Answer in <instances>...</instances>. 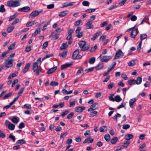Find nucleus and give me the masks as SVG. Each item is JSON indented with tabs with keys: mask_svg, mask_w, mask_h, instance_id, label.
I'll use <instances>...</instances> for the list:
<instances>
[{
	"mask_svg": "<svg viewBox=\"0 0 151 151\" xmlns=\"http://www.w3.org/2000/svg\"><path fill=\"white\" fill-rule=\"evenodd\" d=\"M7 5L10 7H14L13 1H9L7 2Z\"/></svg>",
	"mask_w": 151,
	"mask_h": 151,
	"instance_id": "obj_32",
	"label": "nucleus"
},
{
	"mask_svg": "<svg viewBox=\"0 0 151 151\" xmlns=\"http://www.w3.org/2000/svg\"><path fill=\"white\" fill-rule=\"evenodd\" d=\"M93 21L91 20V19H90L89 21L86 23V25L87 26V27L86 29H91L94 28V26L92 24L93 23Z\"/></svg>",
	"mask_w": 151,
	"mask_h": 151,
	"instance_id": "obj_8",
	"label": "nucleus"
},
{
	"mask_svg": "<svg viewBox=\"0 0 151 151\" xmlns=\"http://www.w3.org/2000/svg\"><path fill=\"white\" fill-rule=\"evenodd\" d=\"M57 69V67H52L48 71H47V73L48 74H51L54 72Z\"/></svg>",
	"mask_w": 151,
	"mask_h": 151,
	"instance_id": "obj_21",
	"label": "nucleus"
},
{
	"mask_svg": "<svg viewBox=\"0 0 151 151\" xmlns=\"http://www.w3.org/2000/svg\"><path fill=\"white\" fill-rule=\"evenodd\" d=\"M79 52L80 51L78 49H76V50L73 54L72 56V58L74 59H78V58L77 57L79 54Z\"/></svg>",
	"mask_w": 151,
	"mask_h": 151,
	"instance_id": "obj_14",
	"label": "nucleus"
},
{
	"mask_svg": "<svg viewBox=\"0 0 151 151\" xmlns=\"http://www.w3.org/2000/svg\"><path fill=\"white\" fill-rule=\"evenodd\" d=\"M126 103L125 102H122V104L117 107V109H119L121 108L125 107L126 105Z\"/></svg>",
	"mask_w": 151,
	"mask_h": 151,
	"instance_id": "obj_57",
	"label": "nucleus"
},
{
	"mask_svg": "<svg viewBox=\"0 0 151 151\" xmlns=\"http://www.w3.org/2000/svg\"><path fill=\"white\" fill-rule=\"evenodd\" d=\"M41 58H40L37 60V61L33 63L32 65V70L34 72H35L37 70L39 69V66L38 63H40L41 64L42 63Z\"/></svg>",
	"mask_w": 151,
	"mask_h": 151,
	"instance_id": "obj_2",
	"label": "nucleus"
},
{
	"mask_svg": "<svg viewBox=\"0 0 151 151\" xmlns=\"http://www.w3.org/2000/svg\"><path fill=\"white\" fill-rule=\"evenodd\" d=\"M135 64V63L134 60H132L130 61L128 63V65L130 67L134 65Z\"/></svg>",
	"mask_w": 151,
	"mask_h": 151,
	"instance_id": "obj_43",
	"label": "nucleus"
},
{
	"mask_svg": "<svg viewBox=\"0 0 151 151\" xmlns=\"http://www.w3.org/2000/svg\"><path fill=\"white\" fill-rule=\"evenodd\" d=\"M25 141L23 139L19 140L16 142L17 144H20V145H23V144H25Z\"/></svg>",
	"mask_w": 151,
	"mask_h": 151,
	"instance_id": "obj_42",
	"label": "nucleus"
},
{
	"mask_svg": "<svg viewBox=\"0 0 151 151\" xmlns=\"http://www.w3.org/2000/svg\"><path fill=\"white\" fill-rule=\"evenodd\" d=\"M81 29V27H77L75 31L76 33V34H78L76 35V36L78 38H81L83 35V32H80V31Z\"/></svg>",
	"mask_w": 151,
	"mask_h": 151,
	"instance_id": "obj_6",
	"label": "nucleus"
},
{
	"mask_svg": "<svg viewBox=\"0 0 151 151\" xmlns=\"http://www.w3.org/2000/svg\"><path fill=\"white\" fill-rule=\"evenodd\" d=\"M74 115V113L73 112H71L70 114H69L67 116V118L70 119H71Z\"/></svg>",
	"mask_w": 151,
	"mask_h": 151,
	"instance_id": "obj_62",
	"label": "nucleus"
},
{
	"mask_svg": "<svg viewBox=\"0 0 151 151\" xmlns=\"http://www.w3.org/2000/svg\"><path fill=\"white\" fill-rule=\"evenodd\" d=\"M114 86V84L113 82L110 83L107 86L108 88L109 89H111Z\"/></svg>",
	"mask_w": 151,
	"mask_h": 151,
	"instance_id": "obj_50",
	"label": "nucleus"
},
{
	"mask_svg": "<svg viewBox=\"0 0 151 151\" xmlns=\"http://www.w3.org/2000/svg\"><path fill=\"white\" fill-rule=\"evenodd\" d=\"M101 33L100 31L96 32L94 35L91 38V40L92 41L95 40L96 38L99 36Z\"/></svg>",
	"mask_w": 151,
	"mask_h": 151,
	"instance_id": "obj_24",
	"label": "nucleus"
},
{
	"mask_svg": "<svg viewBox=\"0 0 151 151\" xmlns=\"http://www.w3.org/2000/svg\"><path fill=\"white\" fill-rule=\"evenodd\" d=\"M21 1V0H16L14 1H13L14 7L19 6L20 5V2Z\"/></svg>",
	"mask_w": 151,
	"mask_h": 151,
	"instance_id": "obj_22",
	"label": "nucleus"
},
{
	"mask_svg": "<svg viewBox=\"0 0 151 151\" xmlns=\"http://www.w3.org/2000/svg\"><path fill=\"white\" fill-rule=\"evenodd\" d=\"M59 37V35L58 34H55L54 32L51 33L49 36V37H52L53 40H56L58 39Z\"/></svg>",
	"mask_w": 151,
	"mask_h": 151,
	"instance_id": "obj_15",
	"label": "nucleus"
},
{
	"mask_svg": "<svg viewBox=\"0 0 151 151\" xmlns=\"http://www.w3.org/2000/svg\"><path fill=\"white\" fill-rule=\"evenodd\" d=\"M121 116V115L119 113H117L115 116H114L112 118L117 120L118 117H120Z\"/></svg>",
	"mask_w": 151,
	"mask_h": 151,
	"instance_id": "obj_58",
	"label": "nucleus"
},
{
	"mask_svg": "<svg viewBox=\"0 0 151 151\" xmlns=\"http://www.w3.org/2000/svg\"><path fill=\"white\" fill-rule=\"evenodd\" d=\"M72 65V63H67L65 64L62 65L61 66V69L62 70H63L65 68H67Z\"/></svg>",
	"mask_w": 151,
	"mask_h": 151,
	"instance_id": "obj_19",
	"label": "nucleus"
},
{
	"mask_svg": "<svg viewBox=\"0 0 151 151\" xmlns=\"http://www.w3.org/2000/svg\"><path fill=\"white\" fill-rule=\"evenodd\" d=\"M12 92H10L5 95L3 98V99H7L9 96H11L12 95Z\"/></svg>",
	"mask_w": 151,
	"mask_h": 151,
	"instance_id": "obj_45",
	"label": "nucleus"
},
{
	"mask_svg": "<svg viewBox=\"0 0 151 151\" xmlns=\"http://www.w3.org/2000/svg\"><path fill=\"white\" fill-rule=\"evenodd\" d=\"M31 9L28 6H24L19 9V11L22 12H27L29 11Z\"/></svg>",
	"mask_w": 151,
	"mask_h": 151,
	"instance_id": "obj_10",
	"label": "nucleus"
},
{
	"mask_svg": "<svg viewBox=\"0 0 151 151\" xmlns=\"http://www.w3.org/2000/svg\"><path fill=\"white\" fill-rule=\"evenodd\" d=\"M91 136H89L88 138H86L83 142V143H92L93 142V139H91Z\"/></svg>",
	"mask_w": 151,
	"mask_h": 151,
	"instance_id": "obj_17",
	"label": "nucleus"
},
{
	"mask_svg": "<svg viewBox=\"0 0 151 151\" xmlns=\"http://www.w3.org/2000/svg\"><path fill=\"white\" fill-rule=\"evenodd\" d=\"M5 123L9 129L13 130L14 129L15 127V125L10 122L9 121L7 120H6Z\"/></svg>",
	"mask_w": 151,
	"mask_h": 151,
	"instance_id": "obj_5",
	"label": "nucleus"
},
{
	"mask_svg": "<svg viewBox=\"0 0 151 151\" xmlns=\"http://www.w3.org/2000/svg\"><path fill=\"white\" fill-rule=\"evenodd\" d=\"M95 58L94 57H92L90 59L89 63L91 64H93L95 62Z\"/></svg>",
	"mask_w": 151,
	"mask_h": 151,
	"instance_id": "obj_51",
	"label": "nucleus"
},
{
	"mask_svg": "<svg viewBox=\"0 0 151 151\" xmlns=\"http://www.w3.org/2000/svg\"><path fill=\"white\" fill-rule=\"evenodd\" d=\"M130 19L132 21H135L137 19V17L135 15H133L130 17Z\"/></svg>",
	"mask_w": 151,
	"mask_h": 151,
	"instance_id": "obj_61",
	"label": "nucleus"
},
{
	"mask_svg": "<svg viewBox=\"0 0 151 151\" xmlns=\"http://www.w3.org/2000/svg\"><path fill=\"white\" fill-rule=\"evenodd\" d=\"M104 66V64L103 63H99L95 67V68L96 70H101L102 69Z\"/></svg>",
	"mask_w": 151,
	"mask_h": 151,
	"instance_id": "obj_13",
	"label": "nucleus"
},
{
	"mask_svg": "<svg viewBox=\"0 0 151 151\" xmlns=\"http://www.w3.org/2000/svg\"><path fill=\"white\" fill-rule=\"evenodd\" d=\"M83 71V69L82 68H80L77 72L76 75L77 76L80 75V74L82 73Z\"/></svg>",
	"mask_w": 151,
	"mask_h": 151,
	"instance_id": "obj_53",
	"label": "nucleus"
},
{
	"mask_svg": "<svg viewBox=\"0 0 151 151\" xmlns=\"http://www.w3.org/2000/svg\"><path fill=\"white\" fill-rule=\"evenodd\" d=\"M130 142L129 141H127L124 142V144L122 145V146L124 148H127L128 146L129 145Z\"/></svg>",
	"mask_w": 151,
	"mask_h": 151,
	"instance_id": "obj_47",
	"label": "nucleus"
},
{
	"mask_svg": "<svg viewBox=\"0 0 151 151\" xmlns=\"http://www.w3.org/2000/svg\"><path fill=\"white\" fill-rule=\"evenodd\" d=\"M12 121L13 122L17 123L19 122V118L16 117H13L12 118Z\"/></svg>",
	"mask_w": 151,
	"mask_h": 151,
	"instance_id": "obj_31",
	"label": "nucleus"
},
{
	"mask_svg": "<svg viewBox=\"0 0 151 151\" xmlns=\"http://www.w3.org/2000/svg\"><path fill=\"white\" fill-rule=\"evenodd\" d=\"M114 100L116 102H119L122 100V99L119 96L117 95L115 97Z\"/></svg>",
	"mask_w": 151,
	"mask_h": 151,
	"instance_id": "obj_46",
	"label": "nucleus"
},
{
	"mask_svg": "<svg viewBox=\"0 0 151 151\" xmlns=\"http://www.w3.org/2000/svg\"><path fill=\"white\" fill-rule=\"evenodd\" d=\"M17 14H15L11 16L9 18V19L8 20L9 22L11 21L12 20L14 19L17 16Z\"/></svg>",
	"mask_w": 151,
	"mask_h": 151,
	"instance_id": "obj_54",
	"label": "nucleus"
},
{
	"mask_svg": "<svg viewBox=\"0 0 151 151\" xmlns=\"http://www.w3.org/2000/svg\"><path fill=\"white\" fill-rule=\"evenodd\" d=\"M40 32L41 31L40 29L36 30L34 33L32 34V37H35L37 34H40Z\"/></svg>",
	"mask_w": 151,
	"mask_h": 151,
	"instance_id": "obj_37",
	"label": "nucleus"
},
{
	"mask_svg": "<svg viewBox=\"0 0 151 151\" xmlns=\"http://www.w3.org/2000/svg\"><path fill=\"white\" fill-rule=\"evenodd\" d=\"M137 100V99L135 98L130 100L129 101V105L130 108H133V105L136 101Z\"/></svg>",
	"mask_w": 151,
	"mask_h": 151,
	"instance_id": "obj_18",
	"label": "nucleus"
},
{
	"mask_svg": "<svg viewBox=\"0 0 151 151\" xmlns=\"http://www.w3.org/2000/svg\"><path fill=\"white\" fill-rule=\"evenodd\" d=\"M142 44V41H141L137 46V50L139 51L141 50V47Z\"/></svg>",
	"mask_w": 151,
	"mask_h": 151,
	"instance_id": "obj_60",
	"label": "nucleus"
},
{
	"mask_svg": "<svg viewBox=\"0 0 151 151\" xmlns=\"http://www.w3.org/2000/svg\"><path fill=\"white\" fill-rule=\"evenodd\" d=\"M68 134V133L67 132H65L64 133H61L60 134V138L62 139L63 137H65Z\"/></svg>",
	"mask_w": 151,
	"mask_h": 151,
	"instance_id": "obj_63",
	"label": "nucleus"
},
{
	"mask_svg": "<svg viewBox=\"0 0 151 151\" xmlns=\"http://www.w3.org/2000/svg\"><path fill=\"white\" fill-rule=\"evenodd\" d=\"M112 58L111 56H103L101 59V61L102 62H107Z\"/></svg>",
	"mask_w": 151,
	"mask_h": 151,
	"instance_id": "obj_9",
	"label": "nucleus"
},
{
	"mask_svg": "<svg viewBox=\"0 0 151 151\" xmlns=\"http://www.w3.org/2000/svg\"><path fill=\"white\" fill-rule=\"evenodd\" d=\"M35 23V21L28 22L26 24L27 27H29L33 25Z\"/></svg>",
	"mask_w": 151,
	"mask_h": 151,
	"instance_id": "obj_38",
	"label": "nucleus"
},
{
	"mask_svg": "<svg viewBox=\"0 0 151 151\" xmlns=\"http://www.w3.org/2000/svg\"><path fill=\"white\" fill-rule=\"evenodd\" d=\"M14 60L13 59L7 60H6L5 62V66L7 68H9L12 66Z\"/></svg>",
	"mask_w": 151,
	"mask_h": 151,
	"instance_id": "obj_3",
	"label": "nucleus"
},
{
	"mask_svg": "<svg viewBox=\"0 0 151 151\" xmlns=\"http://www.w3.org/2000/svg\"><path fill=\"white\" fill-rule=\"evenodd\" d=\"M142 82V78L141 77L137 78L136 80V83L137 85H139Z\"/></svg>",
	"mask_w": 151,
	"mask_h": 151,
	"instance_id": "obj_33",
	"label": "nucleus"
},
{
	"mask_svg": "<svg viewBox=\"0 0 151 151\" xmlns=\"http://www.w3.org/2000/svg\"><path fill=\"white\" fill-rule=\"evenodd\" d=\"M6 11L5 9L4 8V5L3 4L1 5L0 6V12L3 13Z\"/></svg>",
	"mask_w": 151,
	"mask_h": 151,
	"instance_id": "obj_49",
	"label": "nucleus"
},
{
	"mask_svg": "<svg viewBox=\"0 0 151 151\" xmlns=\"http://www.w3.org/2000/svg\"><path fill=\"white\" fill-rule=\"evenodd\" d=\"M98 104L95 103L91 105L90 107L88 110V111H91L96 109L98 107Z\"/></svg>",
	"mask_w": 151,
	"mask_h": 151,
	"instance_id": "obj_11",
	"label": "nucleus"
},
{
	"mask_svg": "<svg viewBox=\"0 0 151 151\" xmlns=\"http://www.w3.org/2000/svg\"><path fill=\"white\" fill-rule=\"evenodd\" d=\"M133 137V135L132 134H128L125 136V138L127 141L132 139Z\"/></svg>",
	"mask_w": 151,
	"mask_h": 151,
	"instance_id": "obj_30",
	"label": "nucleus"
},
{
	"mask_svg": "<svg viewBox=\"0 0 151 151\" xmlns=\"http://www.w3.org/2000/svg\"><path fill=\"white\" fill-rule=\"evenodd\" d=\"M69 112L68 110H65L64 112H63L61 114V116L62 117H64Z\"/></svg>",
	"mask_w": 151,
	"mask_h": 151,
	"instance_id": "obj_55",
	"label": "nucleus"
},
{
	"mask_svg": "<svg viewBox=\"0 0 151 151\" xmlns=\"http://www.w3.org/2000/svg\"><path fill=\"white\" fill-rule=\"evenodd\" d=\"M78 45L81 48V51H85L88 50L90 47L88 44H86V42L85 41H81L78 43Z\"/></svg>",
	"mask_w": 151,
	"mask_h": 151,
	"instance_id": "obj_1",
	"label": "nucleus"
},
{
	"mask_svg": "<svg viewBox=\"0 0 151 151\" xmlns=\"http://www.w3.org/2000/svg\"><path fill=\"white\" fill-rule=\"evenodd\" d=\"M9 53L8 51H5L3 52L0 55V60H1L3 59L4 57L6 56V55Z\"/></svg>",
	"mask_w": 151,
	"mask_h": 151,
	"instance_id": "obj_26",
	"label": "nucleus"
},
{
	"mask_svg": "<svg viewBox=\"0 0 151 151\" xmlns=\"http://www.w3.org/2000/svg\"><path fill=\"white\" fill-rule=\"evenodd\" d=\"M16 45V42H14L12 44L9 46L8 47V51L12 50L15 48V46Z\"/></svg>",
	"mask_w": 151,
	"mask_h": 151,
	"instance_id": "obj_27",
	"label": "nucleus"
},
{
	"mask_svg": "<svg viewBox=\"0 0 151 151\" xmlns=\"http://www.w3.org/2000/svg\"><path fill=\"white\" fill-rule=\"evenodd\" d=\"M100 131L101 132H103L107 130V128L105 126H103L100 127Z\"/></svg>",
	"mask_w": 151,
	"mask_h": 151,
	"instance_id": "obj_29",
	"label": "nucleus"
},
{
	"mask_svg": "<svg viewBox=\"0 0 151 151\" xmlns=\"http://www.w3.org/2000/svg\"><path fill=\"white\" fill-rule=\"evenodd\" d=\"M124 55L123 52L120 49H119L116 51L114 57V59H117L120 57H122Z\"/></svg>",
	"mask_w": 151,
	"mask_h": 151,
	"instance_id": "obj_7",
	"label": "nucleus"
},
{
	"mask_svg": "<svg viewBox=\"0 0 151 151\" xmlns=\"http://www.w3.org/2000/svg\"><path fill=\"white\" fill-rule=\"evenodd\" d=\"M9 138L12 139V141L13 142L15 141L16 140V138L14 136L11 134L9 135Z\"/></svg>",
	"mask_w": 151,
	"mask_h": 151,
	"instance_id": "obj_64",
	"label": "nucleus"
},
{
	"mask_svg": "<svg viewBox=\"0 0 151 151\" xmlns=\"http://www.w3.org/2000/svg\"><path fill=\"white\" fill-rule=\"evenodd\" d=\"M82 4L85 6H88L89 5V3L87 1H84L82 2Z\"/></svg>",
	"mask_w": 151,
	"mask_h": 151,
	"instance_id": "obj_59",
	"label": "nucleus"
},
{
	"mask_svg": "<svg viewBox=\"0 0 151 151\" xmlns=\"http://www.w3.org/2000/svg\"><path fill=\"white\" fill-rule=\"evenodd\" d=\"M96 10V9H90L86 10L85 12L88 13H91L94 12Z\"/></svg>",
	"mask_w": 151,
	"mask_h": 151,
	"instance_id": "obj_56",
	"label": "nucleus"
},
{
	"mask_svg": "<svg viewBox=\"0 0 151 151\" xmlns=\"http://www.w3.org/2000/svg\"><path fill=\"white\" fill-rule=\"evenodd\" d=\"M67 53V51L64 50L61 53H60L59 55V56L62 57L63 58L66 56Z\"/></svg>",
	"mask_w": 151,
	"mask_h": 151,
	"instance_id": "obj_34",
	"label": "nucleus"
},
{
	"mask_svg": "<svg viewBox=\"0 0 151 151\" xmlns=\"http://www.w3.org/2000/svg\"><path fill=\"white\" fill-rule=\"evenodd\" d=\"M98 112L97 111H93L91 112L89 115L90 117H93L95 116L97 114Z\"/></svg>",
	"mask_w": 151,
	"mask_h": 151,
	"instance_id": "obj_44",
	"label": "nucleus"
},
{
	"mask_svg": "<svg viewBox=\"0 0 151 151\" xmlns=\"http://www.w3.org/2000/svg\"><path fill=\"white\" fill-rule=\"evenodd\" d=\"M14 26H10L7 28L6 29V31L8 33L11 32L14 29Z\"/></svg>",
	"mask_w": 151,
	"mask_h": 151,
	"instance_id": "obj_39",
	"label": "nucleus"
},
{
	"mask_svg": "<svg viewBox=\"0 0 151 151\" xmlns=\"http://www.w3.org/2000/svg\"><path fill=\"white\" fill-rule=\"evenodd\" d=\"M138 29H135L132 30L131 34V36L132 38H134L138 33Z\"/></svg>",
	"mask_w": 151,
	"mask_h": 151,
	"instance_id": "obj_20",
	"label": "nucleus"
},
{
	"mask_svg": "<svg viewBox=\"0 0 151 151\" xmlns=\"http://www.w3.org/2000/svg\"><path fill=\"white\" fill-rule=\"evenodd\" d=\"M42 12V11H39L38 10H35L33 11L30 14L29 18H34L36 16H38L39 14L41 12Z\"/></svg>",
	"mask_w": 151,
	"mask_h": 151,
	"instance_id": "obj_4",
	"label": "nucleus"
},
{
	"mask_svg": "<svg viewBox=\"0 0 151 151\" xmlns=\"http://www.w3.org/2000/svg\"><path fill=\"white\" fill-rule=\"evenodd\" d=\"M69 12L68 10L63 11L60 12L59 14V16L60 17H63L65 16Z\"/></svg>",
	"mask_w": 151,
	"mask_h": 151,
	"instance_id": "obj_23",
	"label": "nucleus"
},
{
	"mask_svg": "<svg viewBox=\"0 0 151 151\" xmlns=\"http://www.w3.org/2000/svg\"><path fill=\"white\" fill-rule=\"evenodd\" d=\"M128 83L130 85H133L136 83V80L134 79L130 80L128 81Z\"/></svg>",
	"mask_w": 151,
	"mask_h": 151,
	"instance_id": "obj_35",
	"label": "nucleus"
},
{
	"mask_svg": "<svg viewBox=\"0 0 151 151\" xmlns=\"http://www.w3.org/2000/svg\"><path fill=\"white\" fill-rule=\"evenodd\" d=\"M104 138L106 141H109L110 139V135L109 134H106L104 136Z\"/></svg>",
	"mask_w": 151,
	"mask_h": 151,
	"instance_id": "obj_48",
	"label": "nucleus"
},
{
	"mask_svg": "<svg viewBox=\"0 0 151 151\" xmlns=\"http://www.w3.org/2000/svg\"><path fill=\"white\" fill-rule=\"evenodd\" d=\"M69 104L70 107L74 106L75 105V101L73 99H71L69 101Z\"/></svg>",
	"mask_w": 151,
	"mask_h": 151,
	"instance_id": "obj_28",
	"label": "nucleus"
},
{
	"mask_svg": "<svg viewBox=\"0 0 151 151\" xmlns=\"http://www.w3.org/2000/svg\"><path fill=\"white\" fill-rule=\"evenodd\" d=\"M76 2H65L63 3V7L71 6L73 5Z\"/></svg>",
	"mask_w": 151,
	"mask_h": 151,
	"instance_id": "obj_16",
	"label": "nucleus"
},
{
	"mask_svg": "<svg viewBox=\"0 0 151 151\" xmlns=\"http://www.w3.org/2000/svg\"><path fill=\"white\" fill-rule=\"evenodd\" d=\"M147 37V35L146 34H141L139 38L141 41L146 38Z\"/></svg>",
	"mask_w": 151,
	"mask_h": 151,
	"instance_id": "obj_41",
	"label": "nucleus"
},
{
	"mask_svg": "<svg viewBox=\"0 0 151 151\" xmlns=\"http://www.w3.org/2000/svg\"><path fill=\"white\" fill-rule=\"evenodd\" d=\"M85 108L84 107L81 106L77 107L75 108V111L77 112H82L83 110H85Z\"/></svg>",
	"mask_w": 151,
	"mask_h": 151,
	"instance_id": "obj_12",
	"label": "nucleus"
},
{
	"mask_svg": "<svg viewBox=\"0 0 151 151\" xmlns=\"http://www.w3.org/2000/svg\"><path fill=\"white\" fill-rule=\"evenodd\" d=\"M68 47V45L67 43H63L60 47L61 50H63L66 48Z\"/></svg>",
	"mask_w": 151,
	"mask_h": 151,
	"instance_id": "obj_40",
	"label": "nucleus"
},
{
	"mask_svg": "<svg viewBox=\"0 0 151 151\" xmlns=\"http://www.w3.org/2000/svg\"><path fill=\"white\" fill-rule=\"evenodd\" d=\"M58 83L57 82L52 81L50 83V85L53 86H56L58 85Z\"/></svg>",
	"mask_w": 151,
	"mask_h": 151,
	"instance_id": "obj_52",
	"label": "nucleus"
},
{
	"mask_svg": "<svg viewBox=\"0 0 151 151\" xmlns=\"http://www.w3.org/2000/svg\"><path fill=\"white\" fill-rule=\"evenodd\" d=\"M30 65V64L29 63H28L26 64L23 70V72L24 73H25L28 71Z\"/></svg>",
	"mask_w": 151,
	"mask_h": 151,
	"instance_id": "obj_25",
	"label": "nucleus"
},
{
	"mask_svg": "<svg viewBox=\"0 0 151 151\" xmlns=\"http://www.w3.org/2000/svg\"><path fill=\"white\" fill-rule=\"evenodd\" d=\"M118 139L116 137H114L111 140V142L112 144H115L118 141Z\"/></svg>",
	"mask_w": 151,
	"mask_h": 151,
	"instance_id": "obj_36",
	"label": "nucleus"
}]
</instances>
